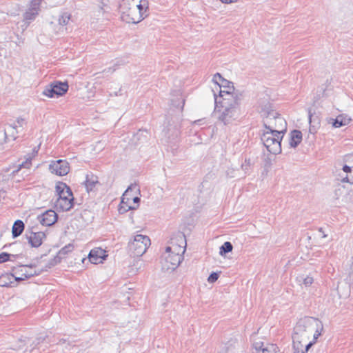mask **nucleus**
Wrapping results in <instances>:
<instances>
[{
  "mask_svg": "<svg viewBox=\"0 0 353 353\" xmlns=\"http://www.w3.org/2000/svg\"><path fill=\"white\" fill-rule=\"evenodd\" d=\"M223 3H231L236 2L237 0H220Z\"/></svg>",
  "mask_w": 353,
  "mask_h": 353,
  "instance_id": "nucleus-47",
  "label": "nucleus"
},
{
  "mask_svg": "<svg viewBox=\"0 0 353 353\" xmlns=\"http://www.w3.org/2000/svg\"><path fill=\"white\" fill-rule=\"evenodd\" d=\"M214 110L219 112V120L224 125L229 124L237 119L240 112L241 93H228L221 91L217 96L214 90Z\"/></svg>",
  "mask_w": 353,
  "mask_h": 353,
  "instance_id": "nucleus-1",
  "label": "nucleus"
},
{
  "mask_svg": "<svg viewBox=\"0 0 353 353\" xmlns=\"http://www.w3.org/2000/svg\"><path fill=\"white\" fill-rule=\"evenodd\" d=\"M148 0H120L119 10V12L125 13L128 9L132 8V14L137 17V10H148Z\"/></svg>",
  "mask_w": 353,
  "mask_h": 353,
  "instance_id": "nucleus-7",
  "label": "nucleus"
},
{
  "mask_svg": "<svg viewBox=\"0 0 353 353\" xmlns=\"http://www.w3.org/2000/svg\"><path fill=\"white\" fill-rule=\"evenodd\" d=\"M150 239L146 235L137 234L128 243V252L133 257L141 256L150 245Z\"/></svg>",
  "mask_w": 353,
  "mask_h": 353,
  "instance_id": "nucleus-6",
  "label": "nucleus"
},
{
  "mask_svg": "<svg viewBox=\"0 0 353 353\" xmlns=\"http://www.w3.org/2000/svg\"><path fill=\"white\" fill-rule=\"evenodd\" d=\"M205 119H198V120H196L193 122V125H204L205 124Z\"/></svg>",
  "mask_w": 353,
  "mask_h": 353,
  "instance_id": "nucleus-40",
  "label": "nucleus"
},
{
  "mask_svg": "<svg viewBox=\"0 0 353 353\" xmlns=\"http://www.w3.org/2000/svg\"><path fill=\"white\" fill-rule=\"evenodd\" d=\"M26 278H24V276H14V278H13V281H23L25 280Z\"/></svg>",
  "mask_w": 353,
  "mask_h": 353,
  "instance_id": "nucleus-44",
  "label": "nucleus"
},
{
  "mask_svg": "<svg viewBox=\"0 0 353 353\" xmlns=\"http://www.w3.org/2000/svg\"><path fill=\"white\" fill-rule=\"evenodd\" d=\"M54 91L55 94H57V97L63 96L64 94L67 92L68 90V82H62L60 81H56L51 83Z\"/></svg>",
  "mask_w": 353,
  "mask_h": 353,
  "instance_id": "nucleus-18",
  "label": "nucleus"
},
{
  "mask_svg": "<svg viewBox=\"0 0 353 353\" xmlns=\"http://www.w3.org/2000/svg\"><path fill=\"white\" fill-rule=\"evenodd\" d=\"M56 192L57 193L58 196L61 195H63L66 194L68 196H71V189L70 188L63 182H58L56 184Z\"/></svg>",
  "mask_w": 353,
  "mask_h": 353,
  "instance_id": "nucleus-21",
  "label": "nucleus"
},
{
  "mask_svg": "<svg viewBox=\"0 0 353 353\" xmlns=\"http://www.w3.org/2000/svg\"><path fill=\"white\" fill-rule=\"evenodd\" d=\"M17 269H18V268H14L13 269V271H15V273H17Z\"/></svg>",
  "mask_w": 353,
  "mask_h": 353,
  "instance_id": "nucleus-52",
  "label": "nucleus"
},
{
  "mask_svg": "<svg viewBox=\"0 0 353 353\" xmlns=\"http://www.w3.org/2000/svg\"><path fill=\"white\" fill-rule=\"evenodd\" d=\"M352 168V166H350L347 165H344L343 167V170L345 173H349V172H351Z\"/></svg>",
  "mask_w": 353,
  "mask_h": 353,
  "instance_id": "nucleus-43",
  "label": "nucleus"
},
{
  "mask_svg": "<svg viewBox=\"0 0 353 353\" xmlns=\"http://www.w3.org/2000/svg\"><path fill=\"white\" fill-rule=\"evenodd\" d=\"M24 123V119H22V118H18L17 119V121L16 123H14L17 125V128L18 127H22L23 126V124Z\"/></svg>",
  "mask_w": 353,
  "mask_h": 353,
  "instance_id": "nucleus-42",
  "label": "nucleus"
},
{
  "mask_svg": "<svg viewBox=\"0 0 353 353\" xmlns=\"http://www.w3.org/2000/svg\"><path fill=\"white\" fill-rule=\"evenodd\" d=\"M184 103H185V100L184 99H181V101H180L177 104L175 103L173 100H172V105L174 107L179 108L181 110H183V106H184Z\"/></svg>",
  "mask_w": 353,
  "mask_h": 353,
  "instance_id": "nucleus-36",
  "label": "nucleus"
},
{
  "mask_svg": "<svg viewBox=\"0 0 353 353\" xmlns=\"http://www.w3.org/2000/svg\"><path fill=\"white\" fill-rule=\"evenodd\" d=\"M137 187V184H131L123 193L118 209L119 214H124L129 210L137 208V207L131 205L130 201L132 199L128 196L130 192L136 189Z\"/></svg>",
  "mask_w": 353,
  "mask_h": 353,
  "instance_id": "nucleus-8",
  "label": "nucleus"
},
{
  "mask_svg": "<svg viewBox=\"0 0 353 353\" xmlns=\"http://www.w3.org/2000/svg\"><path fill=\"white\" fill-rule=\"evenodd\" d=\"M34 266V265H33V264H29V265H21V266H20L19 268H21V267H28V268H33Z\"/></svg>",
  "mask_w": 353,
  "mask_h": 353,
  "instance_id": "nucleus-48",
  "label": "nucleus"
},
{
  "mask_svg": "<svg viewBox=\"0 0 353 353\" xmlns=\"http://www.w3.org/2000/svg\"><path fill=\"white\" fill-rule=\"evenodd\" d=\"M232 244L230 241H225L219 248V254L221 256H224L232 252Z\"/></svg>",
  "mask_w": 353,
  "mask_h": 353,
  "instance_id": "nucleus-25",
  "label": "nucleus"
},
{
  "mask_svg": "<svg viewBox=\"0 0 353 353\" xmlns=\"http://www.w3.org/2000/svg\"><path fill=\"white\" fill-rule=\"evenodd\" d=\"M106 257L105 251L101 248L91 250L88 255L89 261L93 264L102 263Z\"/></svg>",
  "mask_w": 353,
  "mask_h": 353,
  "instance_id": "nucleus-15",
  "label": "nucleus"
},
{
  "mask_svg": "<svg viewBox=\"0 0 353 353\" xmlns=\"http://www.w3.org/2000/svg\"><path fill=\"white\" fill-rule=\"evenodd\" d=\"M74 248V246L72 243H68V245H65L63 248H62L58 252L57 256L59 259H62L64 258L67 254L70 253Z\"/></svg>",
  "mask_w": 353,
  "mask_h": 353,
  "instance_id": "nucleus-23",
  "label": "nucleus"
},
{
  "mask_svg": "<svg viewBox=\"0 0 353 353\" xmlns=\"http://www.w3.org/2000/svg\"><path fill=\"white\" fill-rule=\"evenodd\" d=\"M262 353H281V352L276 344H268L262 350Z\"/></svg>",
  "mask_w": 353,
  "mask_h": 353,
  "instance_id": "nucleus-30",
  "label": "nucleus"
},
{
  "mask_svg": "<svg viewBox=\"0 0 353 353\" xmlns=\"http://www.w3.org/2000/svg\"><path fill=\"white\" fill-rule=\"evenodd\" d=\"M261 115L264 117L263 126L266 130H276L284 134L287 130V123L280 114L273 110L272 105L267 103L261 108Z\"/></svg>",
  "mask_w": 353,
  "mask_h": 353,
  "instance_id": "nucleus-4",
  "label": "nucleus"
},
{
  "mask_svg": "<svg viewBox=\"0 0 353 353\" xmlns=\"http://www.w3.org/2000/svg\"><path fill=\"white\" fill-rule=\"evenodd\" d=\"M32 157H29L28 158L26 159V161L25 162H23L20 166H23V167H28L29 165L30 164V161L32 160Z\"/></svg>",
  "mask_w": 353,
  "mask_h": 353,
  "instance_id": "nucleus-38",
  "label": "nucleus"
},
{
  "mask_svg": "<svg viewBox=\"0 0 353 353\" xmlns=\"http://www.w3.org/2000/svg\"><path fill=\"white\" fill-rule=\"evenodd\" d=\"M250 167V159H245V161L241 165V168L245 173H247L249 171Z\"/></svg>",
  "mask_w": 353,
  "mask_h": 353,
  "instance_id": "nucleus-35",
  "label": "nucleus"
},
{
  "mask_svg": "<svg viewBox=\"0 0 353 353\" xmlns=\"http://www.w3.org/2000/svg\"><path fill=\"white\" fill-rule=\"evenodd\" d=\"M342 181L347 182V183H350V184L353 185V178L349 179L347 176H345V177L343 178Z\"/></svg>",
  "mask_w": 353,
  "mask_h": 353,
  "instance_id": "nucleus-45",
  "label": "nucleus"
},
{
  "mask_svg": "<svg viewBox=\"0 0 353 353\" xmlns=\"http://www.w3.org/2000/svg\"><path fill=\"white\" fill-rule=\"evenodd\" d=\"M316 340H313L312 341H310L308 343L304 345L303 343V350L300 351L299 353H306L309 350V349L316 343Z\"/></svg>",
  "mask_w": 353,
  "mask_h": 353,
  "instance_id": "nucleus-33",
  "label": "nucleus"
},
{
  "mask_svg": "<svg viewBox=\"0 0 353 353\" xmlns=\"http://www.w3.org/2000/svg\"><path fill=\"white\" fill-rule=\"evenodd\" d=\"M313 115L311 114V112L309 111L308 112V119H309V123H310V128L309 131L311 134H314L316 132V128L318 125L319 124V121L318 119L316 118V121L315 119L313 120Z\"/></svg>",
  "mask_w": 353,
  "mask_h": 353,
  "instance_id": "nucleus-24",
  "label": "nucleus"
},
{
  "mask_svg": "<svg viewBox=\"0 0 353 353\" xmlns=\"http://www.w3.org/2000/svg\"><path fill=\"white\" fill-rule=\"evenodd\" d=\"M143 132H146L147 133V131L146 130H139V132L137 133V136H139L140 134H142Z\"/></svg>",
  "mask_w": 353,
  "mask_h": 353,
  "instance_id": "nucleus-49",
  "label": "nucleus"
},
{
  "mask_svg": "<svg viewBox=\"0 0 353 353\" xmlns=\"http://www.w3.org/2000/svg\"><path fill=\"white\" fill-rule=\"evenodd\" d=\"M19 256V255L18 254H11L8 252H1L0 254V263H3L8 261H14Z\"/></svg>",
  "mask_w": 353,
  "mask_h": 353,
  "instance_id": "nucleus-28",
  "label": "nucleus"
},
{
  "mask_svg": "<svg viewBox=\"0 0 353 353\" xmlns=\"http://www.w3.org/2000/svg\"><path fill=\"white\" fill-rule=\"evenodd\" d=\"M178 237L180 238L182 243H185V245H173L172 246H167L165 252L162 254L161 263L163 268L167 270H174L183 259V254L185 252L186 246L185 235L179 232Z\"/></svg>",
  "mask_w": 353,
  "mask_h": 353,
  "instance_id": "nucleus-3",
  "label": "nucleus"
},
{
  "mask_svg": "<svg viewBox=\"0 0 353 353\" xmlns=\"http://www.w3.org/2000/svg\"><path fill=\"white\" fill-rule=\"evenodd\" d=\"M42 0H30L28 9L23 14L24 21L29 23L38 15Z\"/></svg>",
  "mask_w": 353,
  "mask_h": 353,
  "instance_id": "nucleus-13",
  "label": "nucleus"
},
{
  "mask_svg": "<svg viewBox=\"0 0 353 353\" xmlns=\"http://www.w3.org/2000/svg\"><path fill=\"white\" fill-rule=\"evenodd\" d=\"M43 271V270H34V271H30V272H28V271H25L24 272L22 273V276H24V278L26 279H29L32 276H37L39 274H40V273Z\"/></svg>",
  "mask_w": 353,
  "mask_h": 353,
  "instance_id": "nucleus-32",
  "label": "nucleus"
},
{
  "mask_svg": "<svg viewBox=\"0 0 353 353\" xmlns=\"http://www.w3.org/2000/svg\"><path fill=\"white\" fill-rule=\"evenodd\" d=\"M99 183L98 177L93 174L92 172L86 174L85 180L83 182L86 191L88 192H92L95 188L97 184Z\"/></svg>",
  "mask_w": 353,
  "mask_h": 353,
  "instance_id": "nucleus-17",
  "label": "nucleus"
},
{
  "mask_svg": "<svg viewBox=\"0 0 353 353\" xmlns=\"http://www.w3.org/2000/svg\"><path fill=\"white\" fill-rule=\"evenodd\" d=\"M37 152H38V150H37L36 148H34L33 149V156H34L35 154H37Z\"/></svg>",
  "mask_w": 353,
  "mask_h": 353,
  "instance_id": "nucleus-51",
  "label": "nucleus"
},
{
  "mask_svg": "<svg viewBox=\"0 0 353 353\" xmlns=\"http://www.w3.org/2000/svg\"><path fill=\"white\" fill-rule=\"evenodd\" d=\"M118 94H118V92H115V93H114V95H115V96H117Z\"/></svg>",
  "mask_w": 353,
  "mask_h": 353,
  "instance_id": "nucleus-54",
  "label": "nucleus"
},
{
  "mask_svg": "<svg viewBox=\"0 0 353 353\" xmlns=\"http://www.w3.org/2000/svg\"><path fill=\"white\" fill-rule=\"evenodd\" d=\"M42 94L49 98H53L57 97V94H55V91L51 83L44 88V90L42 92Z\"/></svg>",
  "mask_w": 353,
  "mask_h": 353,
  "instance_id": "nucleus-29",
  "label": "nucleus"
},
{
  "mask_svg": "<svg viewBox=\"0 0 353 353\" xmlns=\"http://www.w3.org/2000/svg\"><path fill=\"white\" fill-rule=\"evenodd\" d=\"M57 214L52 210H46L37 216L38 221L45 226H51L57 221Z\"/></svg>",
  "mask_w": 353,
  "mask_h": 353,
  "instance_id": "nucleus-14",
  "label": "nucleus"
},
{
  "mask_svg": "<svg viewBox=\"0 0 353 353\" xmlns=\"http://www.w3.org/2000/svg\"><path fill=\"white\" fill-rule=\"evenodd\" d=\"M54 205L59 211H69L74 205V196L72 192H71V196H68L66 194L59 196Z\"/></svg>",
  "mask_w": 353,
  "mask_h": 353,
  "instance_id": "nucleus-10",
  "label": "nucleus"
},
{
  "mask_svg": "<svg viewBox=\"0 0 353 353\" xmlns=\"http://www.w3.org/2000/svg\"><path fill=\"white\" fill-rule=\"evenodd\" d=\"M24 227L25 225L21 220L19 219L15 221L12 228V234L13 238H17L20 236L24 230Z\"/></svg>",
  "mask_w": 353,
  "mask_h": 353,
  "instance_id": "nucleus-20",
  "label": "nucleus"
},
{
  "mask_svg": "<svg viewBox=\"0 0 353 353\" xmlns=\"http://www.w3.org/2000/svg\"><path fill=\"white\" fill-rule=\"evenodd\" d=\"M302 141V132L298 130H294L290 132L289 144L291 148H296Z\"/></svg>",
  "mask_w": 353,
  "mask_h": 353,
  "instance_id": "nucleus-19",
  "label": "nucleus"
},
{
  "mask_svg": "<svg viewBox=\"0 0 353 353\" xmlns=\"http://www.w3.org/2000/svg\"><path fill=\"white\" fill-rule=\"evenodd\" d=\"M283 135L279 131L267 130L261 136V140L267 150L273 154L281 152V144Z\"/></svg>",
  "mask_w": 353,
  "mask_h": 353,
  "instance_id": "nucleus-5",
  "label": "nucleus"
},
{
  "mask_svg": "<svg viewBox=\"0 0 353 353\" xmlns=\"http://www.w3.org/2000/svg\"><path fill=\"white\" fill-rule=\"evenodd\" d=\"M212 81L219 88V94H220L221 91H223L222 88H227L226 91H228V93H240L238 90H235L232 82L224 79L219 72L216 73L213 76Z\"/></svg>",
  "mask_w": 353,
  "mask_h": 353,
  "instance_id": "nucleus-11",
  "label": "nucleus"
},
{
  "mask_svg": "<svg viewBox=\"0 0 353 353\" xmlns=\"http://www.w3.org/2000/svg\"><path fill=\"white\" fill-rule=\"evenodd\" d=\"M340 190H341V189H338V190L336 191V194H337V192H338V191H340Z\"/></svg>",
  "mask_w": 353,
  "mask_h": 353,
  "instance_id": "nucleus-55",
  "label": "nucleus"
},
{
  "mask_svg": "<svg viewBox=\"0 0 353 353\" xmlns=\"http://www.w3.org/2000/svg\"><path fill=\"white\" fill-rule=\"evenodd\" d=\"M61 261V259H58V257L56 256L54 259L50 260L48 263L45 266L44 270L47 271L48 269H50L55 265H57L58 263ZM43 271V269H42Z\"/></svg>",
  "mask_w": 353,
  "mask_h": 353,
  "instance_id": "nucleus-31",
  "label": "nucleus"
},
{
  "mask_svg": "<svg viewBox=\"0 0 353 353\" xmlns=\"http://www.w3.org/2000/svg\"><path fill=\"white\" fill-rule=\"evenodd\" d=\"M348 123V120L343 118L342 115H339L336 119H333L332 125L337 128L344 126Z\"/></svg>",
  "mask_w": 353,
  "mask_h": 353,
  "instance_id": "nucleus-26",
  "label": "nucleus"
},
{
  "mask_svg": "<svg viewBox=\"0 0 353 353\" xmlns=\"http://www.w3.org/2000/svg\"><path fill=\"white\" fill-rule=\"evenodd\" d=\"M71 14L68 12H63L59 15L58 21L59 24L61 26H66L69 23L70 21Z\"/></svg>",
  "mask_w": 353,
  "mask_h": 353,
  "instance_id": "nucleus-27",
  "label": "nucleus"
},
{
  "mask_svg": "<svg viewBox=\"0 0 353 353\" xmlns=\"http://www.w3.org/2000/svg\"><path fill=\"white\" fill-rule=\"evenodd\" d=\"M132 8L128 9L124 12H120L121 19L123 21L127 23L137 24L141 21L147 15L148 10H137V17H134L132 14Z\"/></svg>",
  "mask_w": 353,
  "mask_h": 353,
  "instance_id": "nucleus-9",
  "label": "nucleus"
},
{
  "mask_svg": "<svg viewBox=\"0 0 353 353\" xmlns=\"http://www.w3.org/2000/svg\"><path fill=\"white\" fill-rule=\"evenodd\" d=\"M49 170L52 173L58 176H65L69 172L70 166L65 160L59 159L51 162Z\"/></svg>",
  "mask_w": 353,
  "mask_h": 353,
  "instance_id": "nucleus-12",
  "label": "nucleus"
},
{
  "mask_svg": "<svg viewBox=\"0 0 353 353\" xmlns=\"http://www.w3.org/2000/svg\"><path fill=\"white\" fill-rule=\"evenodd\" d=\"M314 281V279L311 276H306L304 279H303V284L306 286V287H308L310 286V285H312V283H313Z\"/></svg>",
  "mask_w": 353,
  "mask_h": 353,
  "instance_id": "nucleus-37",
  "label": "nucleus"
},
{
  "mask_svg": "<svg viewBox=\"0 0 353 353\" xmlns=\"http://www.w3.org/2000/svg\"><path fill=\"white\" fill-rule=\"evenodd\" d=\"M132 201H133L134 203H137V205L136 207H138L139 203V202L141 201V199L139 196H134V197L132 198Z\"/></svg>",
  "mask_w": 353,
  "mask_h": 353,
  "instance_id": "nucleus-46",
  "label": "nucleus"
},
{
  "mask_svg": "<svg viewBox=\"0 0 353 353\" xmlns=\"http://www.w3.org/2000/svg\"><path fill=\"white\" fill-rule=\"evenodd\" d=\"M263 343H255L254 344V347L256 351L262 350L263 349Z\"/></svg>",
  "mask_w": 353,
  "mask_h": 353,
  "instance_id": "nucleus-39",
  "label": "nucleus"
},
{
  "mask_svg": "<svg viewBox=\"0 0 353 353\" xmlns=\"http://www.w3.org/2000/svg\"><path fill=\"white\" fill-rule=\"evenodd\" d=\"M26 237L32 248H38L42 244L43 239L46 237V234L42 232H32L29 236L26 234Z\"/></svg>",
  "mask_w": 353,
  "mask_h": 353,
  "instance_id": "nucleus-16",
  "label": "nucleus"
},
{
  "mask_svg": "<svg viewBox=\"0 0 353 353\" xmlns=\"http://www.w3.org/2000/svg\"><path fill=\"white\" fill-rule=\"evenodd\" d=\"M345 161L349 163L352 164V167H353V154H350L346 156Z\"/></svg>",
  "mask_w": 353,
  "mask_h": 353,
  "instance_id": "nucleus-41",
  "label": "nucleus"
},
{
  "mask_svg": "<svg viewBox=\"0 0 353 353\" xmlns=\"http://www.w3.org/2000/svg\"><path fill=\"white\" fill-rule=\"evenodd\" d=\"M13 274H5L0 276V287H12L13 281Z\"/></svg>",
  "mask_w": 353,
  "mask_h": 353,
  "instance_id": "nucleus-22",
  "label": "nucleus"
},
{
  "mask_svg": "<svg viewBox=\"0 0 353 353\" xmlns=\"http://www.w3.org/2000/svg\"><path fill=\"white\" fill-rule=\"evenodd\" d=\"M116 70H117V68H114L112 72H114V71H115Z\"/></svg>",
  "mask_w": 353,
  "mask_h": 353,
  "instance_id": "nucleus-53",
  "label": "nucleus"
},
{
  "mask_svg": "<svg viewBox=\"0 0 353 353\" xmlns=\"http://www.w3.org/2000/svg\"><path fill=\"white\" fill-rule=\"evenodd\" d=\"M219 276V273L213 272L209 275L208 281L210 283H214L218 280Z\"/></svg>",
  "mask_w": 353,
  "mask_h": 353,
  "instance_id": "nucleus-34",
  "label": "nucleus"
},
{
  "mask_svg": "<svg viewBox=\"0 0 353 353\" xmlns=\"http://www.w3.org/2000/svg\"><path fill=\"white\" fill-rule=\"evenodd\" d=\"M314 330V339L316 340L323 330V323L318 319L305 316L298 321L292 336L294 353H299L303 350V343L307 342Z\"/></svg>",
  "mask_w": 353,
  "mask_h": 353,
  "instance_id": "nucleus-2",
  "label": "nucleus"
},
{
  "mask_svg": "<svg viewBox=\"0 0 353 353\" xmlns=\"http://www.w3.org/2000/svg\"><path fill=\"white\" fill-rule=\"evenodd\" d=\"M65 341H66L65 339H61L59 340L58 344H63L65 343Z\"/></svg>",
  "mask_w": 353,
  "mask_h": 353,
  "instance_id": "nucleus-50",
  "label": "nucleus"
}]
</instances>
